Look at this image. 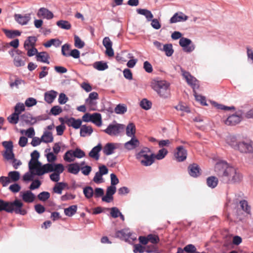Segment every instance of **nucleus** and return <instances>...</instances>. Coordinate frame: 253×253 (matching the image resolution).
I'll list each match as a JSON object with an SVG mask.
<instances>
[{
	"instance_id": "obj_1",
	"label": "nucleus",
	"mask_w": 253,
	"mask_h": 253,
	"mask_svg": "<svg viewBox=\"0 0 253 253\" xmlns=\"http://www.w3.org/2000/svg\"><path fill=\"white\" fill-rule=\"evenodd\" d=\"M215 169L220 180L223 183L234 184L240 182L242 179V176L237 170L228 166L226 163L217 164Z\"/></svg>"
},
{
	"instance_id": "obj_2",
	"label": "nucleus",
	"mask_w": 253,
	"mask_h": 253,
	"mask_svg": "<svg viewBox=\"0 0 253 253\" xmlns=\"http://www.w3.org/2000/svg\"><path fill=\"white\" fill-rule=\"evenodd\" d=\"M23 204L19 200L8 202L0 199V211H4L9 213L14 212L16 214L25 215L27 211L23 209Z\"/></svg>"
},
{
	"instance_id": "obj_3",
	"label": "nucleus",
	"mask_w": 253,
	"mask_h": 253,
	"mask_svg": "<svg viewBox=\"0 0 253 253\" xmlns=\"http://www.w3.org/2000/svg\"><path fill=\"white\" fill-rule=\"evenodd\" d=\"M151 86L160 97L166 98L169 96V84L166 81L153 80L151 82Z\"/></svg>"
},
{
	"instance_id": "obj_4",
	"label": "nucleus",
	"mask_w": 253,
	"mask_h": 253,
	"mask_svg": "<svg viewBox=\"0 0 253 253\" xmlns=\"http://www.w3.org/2000/svg\"><path fill=\"white\" fill-rule=\"evenodd\" d=\"M181 72L182 76L185 79L187 83L192 87L195 93V96L196 99L197 100L200 101L202 104L207 105L206 103V99L204 97L196 94L195 89L199 87L198 81L197 79L195 77H193L188 72L183 70H181Z\"/></svg>"
},
{
	"instance_id": "obj_5",
	"label": "nucleus",
	"mask_w": 253,
	"mask_h": 253,
	"mask_svg": "<svg viewBox=\"0 0 253 253\" xmlns=\"http://www.w3.org/2000/svg\"><path fill=\"white\" fill-rule=\"evenodd\" d=\"M181 72L182 76L185 79L187 83L192 87L195 93V96L196 99L197 100L200 101L202 104L207 105L206 103V99L204 97L196 94L195 89L199 87L198 81L197 79L195 77H193L188 72L183 70H181Z\"/></svg>"
},
{
	"instance_id": "obj_6",
	"label": "nucleus",
	"mask_w": 253,
	"mask_h": 253,
	"mask_svg": "<svg viewBox=\"0 0 253 253\" xmlns=\"http://www.w3.org/2000/svg\"><path fill=\"white\" fill-rule=\"evenodd\" d=\"M31 159L29 163V169L36 170V174L39 175L42 169L41 163L38 161L40 154L37 150H35L31 153Z\"/></svg>"
},
{
	"instance_id": "obj_7",
	"label": "nucleus",
	"mask_w": 253,
	"mask_h": 253,
	"mask_svg": "<svg viewBox=\"0 0 253 253\" xmlns=\"http://www.w3.org/2000/svg\"><path fill=\"white\" fill-rule=\"evenodd\" d=\"M9 54L13 58V64L16 67L24 66L25 65V54L19 49H12L9 51Z\"/></svg>"
},
{
	"instance_id": "obj_8",
	"label": "nucleus",
	"mask_w": 253,
	"mask_h": 253,
	"mask_svg": "<svg viewBox=\"0 0 253 253\" xmlns=\"http://www.w3.org/2000/svg\"><path fill=\"white\" fill-rule=\"evenodd\" d=\"M64 170V167L61 164L48 163L42 165V170L39 174V176L52 171L60 174Z\"/></svg>"
},
{
	"instance_id": "obj_9",
	"label": "nucleus",
	"mask_w": 253,
	"mask_h": 253,
	"mask_svg": "<svg viewBox=\"0 0 253 253\" xmlns=\"http://www.w3.org/2000/svg\"><path fill=\"white\" fill-rule=\"evenodd\" d=\"M125 126L119 124H110L104 131L111 136H116L124 131Z\"/></svg>"
},
{
	"instance_id": "obj_10",
	"label": "nucleus",
	"mask_w": 253,
	"mask_h": 253,
	"mask_svg": "<svg viewBox=\"0 0 253 253\" xmlns=\"http://www.w3.org/2000/svg\"><path fill=\"white\" fill-rule=\"evenodd\" d=\"M179 43L186 52H191L195 48V45L192 43L191 40L186 38L182 37L179 40Z\"/></svg>"
},
{
	"instance_id": "obj_11",
	"label": "nucleus",
	"mask_w": 253,
	"mask_h": 253,
	"mask_svg": "<svg viewBox=\"0 0 253 253\" xmlns=\"http://www.w3.org/2000/svg\"><path fill=\"white\" fill-rule=\"evenodd\" d=\"M241 153H253V142L251 140L242 141L238 143V149Z\"/></svg>"
},
{
	"instance_id": "obj_12",
	"label": "nucleus",
	"mask_w": 253,
	"mask_h": 253,
	"mask_svg": "<svg viewBox=\"0 0 253 253\" xmlns=\"http://www.w3.org/2000/svg\"><path fill=\"white\" fill-rule=\"evenodd\" d=\"M187 155V152L184 148L180 146L176 148V152L174 153L175 159L178 162H183L186 160Z\"/></svg>"
},
{
	"instance_id": "obj_13",
	"label": "nucleus",
	"mask_w": 253,
	"mask_h": 253,
	"mask_svg": "<svg viewBox=\"0 0 253 253\" xmlns=\"http://www.w3.org/2000/svg\"><path fill=\"white\" fill-rule=\"evenodd\" d=\"M116 192V188L114 186H110L107 189L106 195L102 197V200L103 202L110 203L113 200V195Z\"/></svg>"
},
{
	"instance_id": "obj_14",
	"label": "nucleus",
	"mask_w": 253,
	"mask_h": 253,
	"mask_svg": "<svg viewBox=\"0 0 253 253\" xmlns=\"http://www.w3.org/2000/svg\"><path fill=\"white\" fill-rule=\"evenodd\" d=\"M37 16L39 18H45L48 20L53 18L54 15L51 11L44 7L40 8L38 12Z\"/></svg>"
},
{
	"instance_id": "obj_15",
	"label": "nucleus",
	"mask_w": 253,
	"mask_h": 253,
	"mask_svg": "<svg viewBox=\"0 0 253 253\" xmlns=\"http://www.w3.org/2000/svg\"><path fill=\"white\" fill-rule=\"evenodd\" d=\"M103 44L106 48V54L110 57L114 56V53L112 47V42L111 41L109 37H105L103 40Z\"/></svg>"
},
{
	"instance_id": "obj_16",
	"label": "nucleus",
	"mask_w": 253,
	"mask_h": 253,
	"mask_svg": "<svg viewBox=\"0 0 253 253\" xmlns=\"http://www.w3.org/2000/svg\"><path fill=\"white\" fill-rule=\"evenodd\" d=\"M188 16L182 12H177L175 13L170 19V23H175L181 21H185L188 19Z\"/></svg>"
},
{
	"instance_id": "obj_17",
	"label": "nucleus",
	"mask_w": 253,
	"mask_h": 253,
	"mask_svg": "<svg viewBox=\"0 0 253 253\" xmlns=\"http://www.w3.org/2000/svg\"><path fill=\"white\" fill-rule=\"evenodd\" d=\"M241 116L237 115H232L229 116L225 121V124L227 125L234 126L241 121Z\"/></svg>"
},
{
	"instance_id": "obj_18",
	"label": "nucleus",
	"mask_w": 253,
	"mask_h": 253,
	"mask_svg": "<svg viewBox=\"0 0 253 253\" xmlns=\"http://www.w3.org/2000/svg\"><path fill=\"white\" fill-rule=\"evenodd\" d=\"M189 174L192 177H197L201 174L200 169L196 164L190 165L188 168Z\"/></svg>"
},
{
	"instance_id": "obj_19",
	"label": "nucleus",
	"mask_w": 253,
	"mask_h": 253,
	"mask_svg": "<svg viewBox=\"0 0 253 253\" xmlns=\"http://www.w3.org/2000/svg\"><path fill=\"white\" fill-rule=\"evenodd\" d=\"M14 17L16 21L21 25L27 24L31 19L30 14H26L24 15L15 14Z\"/></svg>"
},
{
	"instance_id": "obj_20",
	"label": "nucleus",
	"mask_w": 253,
	"mask_h": 253,
	"mask_svg": "<svg viewBox=\"0 0 253 253\" xmlns=\"http://www.w3.org/2000/svg\"><path fill=\"white\" fill-rule=\"evenodd\" d=\"M131 139L125 144V147L128 150H132L139 145V140L135 137H131Z\"/></svg>"
},
{
	"instance_id": "obj_21",
	"label": "nucleus",
	"mask_w": 253,
	"mask_h": 253,
	"mask_svg": "<svg viewBox=\"0 0 253 253\" xmlns=\"http://www.w3.org/2000/svg\"><path fill=\"white\" fill-rule=\"evenodd\" d=\"M102 149V145L99 143L95 147H93L89 153V156L90 158L98 160L99 159V152Z\"/></svg>"
},
{
	"instance_id": "obj_22",
	"label": "nucleus",
	"mask_w": 253,
	"mask_h": 253,
	"mask_svg": "<svg viewBox=\"0 0 253 253\" xmlns=\"http://www.w3.org/2000/svg\"><path fill=\"white\" fill-rule=\"evenodd\" d=\"M66 123L68 126L78 129L81 127L82 121L79 119L76 120L74 118H71L66 121Z\"/></svg>"
},
{
	"instance_id": "obj_23",
	"label": "nucleus",
	"mask_w": 253,
	"mask_h": 253,
	"mask_svg": "<svg viewBox=\"0 0 253 253\" xmlns=\"http://www.w3.org/2000/svg\"><path fill=\"white\" fill-rule=\"evenodd\" d=\"M37 60L38 61L49 64V62L48 59L49 56L46 52H41L36 55Z\"/></svg>"
},
{
	"instance_id": "obj_24",
	"label": "nucleus",
	"mask_w": 253,
	"mask_h": 253,
	"mask_svg": "<svg viewBox=\"0 0 253 253\" xmlns=\"http://www.w3.org/2000/svg\"><path fill=\"white\" fill-rule=\"evenodd\" d=\"M57 92L54 90H51L44 93V100L48 103H52L56 98Z\"/></svg>"
},
{
	"instance_id": "obj_25",
	"label": "nucleus",
	"mask_w": 253,
	"mask_h": 253,
	"mask_svg": "<svg viewBox=\"0 0 253 253\" xmlns=\"http://www.w3.org/2000/svg\"><path fill=\"white\" fill-rule=\"evenodd\" d=\"M23 200L26 203H32L34 201L35 196L31 191H27L22 195Z\"/></svg>"
},
{
	"instance_id": "obj_26",
	"label": "nucleus",
	"mask_w": 253,
	"mask_h": 253,
	"mask_svg": "<svg viewBox=\"0 0 253 253\" xmlns=\"http://www.w3.org/2000/svg\"><path fill=\"white\" fill-rule=\"evenodd\" d=\"M21 119L27 124H30L31 125H33L37 122L36 119L33 118L32 116L28 113H25L21 115Z\"/></svg>"
},
{
	"instance_id": "obj_27",
	"label": "nucleus",
	"mask_w": 253,
	"mask_h": 253,
	"mask_svg": "<svg viewBox=\"0 0 253 253\" xmlns=\"http://www.w3.org/2000/svg\"><path fill=\"white\" fill-rule=\"evenodd\" d=\"M93 129L91 126L83 125L81 126L80 129V135L81 136L85 137L87 135H90Z\"/></svg>"
},
{
	"instance_id": "obj_28",
	"label": "nucleus",
	"mask_w": 253,
	"mask_h": 253,
	"mask_svg": "<svg viewBox=\"0 0 253 253\" xmlns=\"http://www.w3.org/2000/svg\"><path fill=\"white\" fill-rule=\"evenodd\" d=\"M136 132V128L134 124L130 123L126 127V134L129 137L135 136Z\"/></svg>"
},
{
	"instance_id": "obj_29",
	"label": "nucleus",
	"mask_w": 253,
	"mask_h": 253,
	"mask_svg": "<svg viewBox=\"0 0 253 253\" xmlns=\"http://www.w3.org/2000/svg\"><path fill=\"white\" fill-rule=\"evenodd\" d=\"M136 11L138 14L145 16L149 21L153 18V15L151 12L147 9L139 8L136 10Z\"/></svg>"
},
{
	"instance_id": "obj_30",
	"label": "nucleus",
	"mask_w": 253,
	"mask_h": 253,
	"mask_svg": "<svg viewBox=\"0 0 253 253\" xmlns=\"http://www.w3.org/2000/svg\"><path fill=\"white\" fill-rule=\"evenodd\" d=\"M218 182V179L215 176H210L207 179V184L209 187L211 188H214L216 187Z\"/></svg>"
},
{
	"instance_id": "obj_31",
	"label": "nucleus",
	"mask_w": 253,
	"mask_h": 253,
	"mask_svg": "<svg viewBox=\"0 0 253 253\" xmlns=\"http://www.w3.org/2000/svg\"><path fill=\"white\" fill-rule=\"evenodd\" d=\"M80 170L79 164L73 163L68 166V171L74 174H77Z\"/></svg>"
},
{
	"instance_id": "obj_32",
	"label": "nucleus",
	"mask_w": 253,
	"mask_h": 253,
	"mask_svg": "<svg viewBox=\"0 0 253 253\" xmlns=\"http://www.w3.org/2000/svg\"><path fill=\"white\" fill-rule=\"evenodd\" d=\"M116 147L114 143H108L104 146L103 152L106 155H110L114 153Z\"/></svg>"
},
{
	"instance_id": "obj_33",
	"label": "nucleus",
	"mask_w": 253,
	"mask_h": 253,
	"mask_svg": "<svg viewBox=\"0 0 253 253\" xmlns=\"http://www.w3.org/2000/svg\"><path fill=\"white\" fill-rule=\"evenodd\" d=\"M154 154H151L149 156L144 159L141 160L140 163L144 166H149L151 165L154 162Z\"/></svg>"
},
{
	"instance_id": "obj_34",
	"label": "nucleus",
	"mask_w": 253,
	"mask_h": 253,
	"mask_svg": "<svg viewBox=\"0 0 253 253\" xmlns=\"http://www.w3.org/2000/svg\"><path fill=\"white\" fill-rule=\"evenodd\" d=\"M41 138L42 142L46 143L52 142L53 140L52 133L49 131H45Z\"/></svg>"
},
{
	"instance_id": "obj_35",
	"label": "nucleus",
	"mask_w": 253,
	"mask_h": 253,
	"mask_svg": "<svg viewBox=\"0 0 253 253\" xmlns=\"http://www.w3.org/2000/svg\"><path fill=\"white\" fill-rule=\"evenodd\" d=\"M77 210V205H72L64 209V213L68 216H72L75 214Z\"/></svg>"
},
{
	"instance_id": "obj_36",
	"label": "nucleus",
	"mask_w": 253,
	"mask_h": 253,
	"mask_svg": "<svg viewBox=\"0 0 253 253\" xmlns=\"http://www.w3.org/2000/svg\"><path fill=\"white\" fill-rule=\"evenodd\" d=\"M91 122L95 124L97 126L101 125V116L99 113H94L91 115Z\"/></svg>"
},
{
	"instance_id": "obj_37",
	"label": "nucleus",
	"mask_w": 253,
	"mask_h": 253,
	"mask_svg": "<svg viewBox=\"0 0 253 253\" xmlns=\"http://www.w3.org/2000/svg\"><path fill=\"white\" fill-rule=\"evenodd\" d=\"M56 25L61 29L69 30L71 28V24L66 20H59L56 22Z\"/></svg>"
},
{
	"instance_id": "obj_38",
	"label": "nucleus",
	"mask_w": 253,
	"mask_h": 253,
	"mask_svg": "<svg viewBox=\"0 0 253 253\" xmlns=\"http://www.w3.org/2000/svg\"><path fill=\"white\" fill-rule=\"evenodd\" d=\"M8 177L11 180V182H16L20 178V173L17 171H11L8 172Z\"/></svg>"
},
{
	"instance_id": "obj_39",
	"label": "nucleus",
	"mask_w": 253,
	"mask_h": 253,
	"mask_svg": "<svg viewBox=\"0 0 253 253\" xmlns=\"http://www.w3.org/2000/svg\"><path fill=\"white\" fill-rule=\"evenodd\" d=\"M93 67L99 71H103L108 68L106 63L102 61H97L93 64Z\"/></svg>"
},
{
	"instance_id": "obj_40",
	"label": "nucleus",
	"mask_w": 253,
	"mask_h": 253,
	"mask_svg": "<svg viewBox=\"0 0 253 253\" xmlns=\"http://www.w3.org/2000/svg\"><path fill=\"white\" fill-rule=\"evenodd\" d=\"M36 42V38L35 37H29L28 39L24 42V48L34 47Z\"/></svg>"
},
{
	"instance_id": "obj_41",
	"label": "nucleus",
	"mask_w": 253,
	"mask_h": 253,
	"mask_svg": "<svg viewBox=\"0 0 253 253\" xmlns=\"http://www.w3.org/2000/svg\"><path fill=\"white\" fill-rule=\"evenodd\" d=\"M115 112L118 114H123L127 111V107L125 104H119L115 108Z\"/></svg>"
},
{
	"instance_id": "obj_42",
	"label": "nucleus",
	"mask_w": 253,
	"mask_h": 253,
	"mask_svg": "<svg viewBox=\"0 0 253 253\" xmlns=\"http://www.w3.org/2000/svg\"><path fill=\"white\" fill-rule=\"evenodd\" d=\"M73 150L67 151L63 156L64 160L67 162H73L75 160L74 158V155Z\"/></svg>"
},
{
	"instance_id": "obj_43",
	"label": "nucleus",
	"mask_w": 253,
	"mask_h": 253,
	"mask_svg": "<svg viewBox=\"0 0 253 253\" xmlns=\"http://www.w3.org/2000/svg\"><path fill=\"white\" fill-rule=\"evenodd\" d=\"M4 33L9 38H14L17 36H20L21 33L18 30H4Z\"/></svg>"
},
{
	"instance_id": "obj_44",
	"label": "nucleus",
	"mask_w": 253,
	"mask_h": 253,
	"mask_svg": "<svg viewBox=\"0 0 253 253\" xmlns=\"http://www.w3.org/2000/svg\"><path fill=\"white\" fill-rule=\"evenodd\" d=\"M61 44V42L58 39H52L44 43L43 45L46 47H49L52 45L56 47L59 46Z\"/></svg>"
},
{
	"instance_id": "obj_45",
	"label": "nucleus",
	"mask_w": 253,
	"mask_h": 253,
	"mask_svg": "<svg viewBox=\"0 0 253 253\" xmlns=\"http://www.w3.org/2000/svg\"><path fill=\"white\" fill-rule=\"evenodd\" d=\"M162 50L165 52L166 55L168 56H171L173 53L171 44H166L164 45Z\"/></svg>"
},
{
	"instance_id": "obj_46",
	"label": "nucleus",
	"mask_w": 253,
	"mask_h": 253,
	"mask_svg": "<svg viewBox=\"0 0 253 253\" xmlns=\"http://www.w3.org/2000/svg\"><path fill=\"white\" fill-rule=\"evenodd\" d=\"M19 119V115L14 112L10 115L8 118L7 120L12 124H16L18 123Z\"/></svg>"
},
{
	"instance_id": "obj_47",
	"label": "nucleus",
	"mask_w": 253,
	"mask_h": 253,
	"mask_svg": "<svg viewBox=\"0 0 253 253\" xmlns=\"http://www.w3.org/2000/svg\"><path fill=\"white\" fill-rule=\"evenodd\" d=\"M168 152L165 148L160 149L156 155L154 154V159L162 160L165 158Z\"/></svg>"
},
{
	"instance_id": "obj_48",
	"label": "nucleus",
	"mask_w": 253,
	"mask_h": 253,
	"mask_svg": "<svg viewBox=\"0 0 253 253\" xmlns=\"http://www.w3.org/2000/svg\"><path fill=\"white\" fill-rule=\"evenodd\" d=\"M227 143L233 148L235 149H238V143L237 142V140L234 136H229L227 139Z\"/></svg>"
},
{
	"instance_id": "obj_49",
	"label": "nucleus",
	"mask_w": 253,
	"mask_h": 253,
	"mask_svg": "<svg viewBox=\"0 0 253 253\" xmlns=\"http://www.w3.org/2000/svg\"><path fill=\"white\" fill-rule=\"evenodd\" d=\"M84 194L87 199H90L93 195V188L90 186H87L84 189Z\"/></svg>"
},
{
	"instance_id": "obj_50",
	"label": "nucleus",
	"mask_w": 253,
	"mask_h": 253,
	"mask_svg": "<svg viewBox=\"0 0 253 253\" xmlns=\"http://www.w3.org/2000/svg\"><path fill=\"white\" fill-rule=\"evenodd\" d=\"M240 206L242 209L247 213L250 214L251 212V207L246 200H242L240 202Z\"/></svg>"
},
{
	"instance_id": "obj_51",
	"label": "nucleus",
	"mask_w": 253,
	"mask_h": 253,
	"mask_svg": "<svg viewBox=\"0 0 253 253\" xmlns=\"http://www.w3.org/2000/svg\"><path fill=\"white\" fill-rule=\"evenodd\" d=\"M34 171H36V170H30V172H27L25 173L23 176V181H29L33 180L34 175H37L36 174V172H34Z\"/></svg>"
},
{
	"instance_id": "obj_52",
	"label": "nucleus",
	"mask_w": 253,
	"mask_h": 253,
	"mask_svg": "<svg viewBox=\"0 0 253 253\" xmlns=\"http://www.w3.org/2000/svg\"><path fill=\"white\" fill-rule=\"evenodd\" d=\"M65 184L62 182H58L55 184L53 188L54 192L61 194L63 189L64 188Z\"/></svg>"
},
{
	"instance_id": "obj_53",
	"label": "nucleus",
	"mask_w": 253,
	"mask_h": 253,
	"mask_svg": "<svg viewBox=\"0 0 253 253\" xmlns=\"http://www.w3.org/2000/svg\"><path fill=\"white\" fill-rule=\"evenodd\" d=\"M182 250L187 253H198L196 247L192 244L186 245Z\"/></svg>"
},
{
	"instance_id": "obj_54",
	"label": "nucleus",
	"mask_w": 253,
	"mask_h": 253,
	"mask_svg": "<svg viewBox=\"0 0 253 253\" xmlns=\"http://www.w3.org/2000/svg\"><path fill=\"white\" fill-rule=\"evenodd\" d=\"M140 106L145 110H149L151 108L152 103L146 99H143L140 103Z\"/></svg>"
},
{
	"instance_id": "obj_55",
	"label": "nucleus",
	"mask_w": 253,
	"mask_h": 253,
	"mask_svg": "<svg viewBox=\"0 0 253 253\" xmlns=\"http://www.w3.org/2000/svg\"><path fill=\"white\" fill-rule=\"evenodd\" d=\"M74 40H75V43L74 45L75 47L78 48H82L84 45V42L81 40V39L77 35L74 36Z\"/></svg>"
},
{
	"instance_id": "obj_56",
	"label": "nucleus",
	"mask_w": 253,
	"mask_h": 253,
	"mask_svg": "<svg viewBox=\"0 0 253 253\" xmlns=\"http://www.w3.org/2000/svg\"><path fill=\"white\" fill-rule=\"evenodd\" d=\"M25 107L23 103H18L14 107V112L18 115H20L22 112L25 111Z\"/></svg>"
},
{
	"instance_id": "obj_57",
	"label": "nucleus",
	"mask_w": 253,
	"mask_h": 253,
	"mask_svg": "<svg viewBox=\"0 0 253 253\" xmlns=\"http://www.w3.org/2000/svg\"><path fill=\"white\" fill-rule=\"evenodd\" d=\"M50 197V193L48 192H42L38 195V199L42 201H45Z\"/></svg>"
},
{
	"instance_id": "obj_58",
	"label": "nucleus",
	"mask_w": 253,
	"mask_h": 253,
	"mask_svg": "<svg viewBox=\"0 0 253 253\" xmlns=\"http://www.w3.org/2000/svg\"><path fill=\"white\" fill-rule=\"evenodd\" d=\"M2 146L5 149V151H12L13 150V143L11 141H3L2 143Z\"/></svg>"
},
{
	"instance_id": "obj_59",
	"label": "nucleus",
	"mask_w": 253,
	"mask_h": 253,
	"mask_svg": "<svg viewBox=\"0 0 253 253\" xmlns=\"http://www.w3.org/2000/svg\"><path fill=\"white\" fill-rule=\"evenodd\" d=\"M148 236L149 242L153 244L158 243L160 241L159 237L157 235L149 234Z\"/></svg>"
},
{
	"instance_id": "obj_60",
	"label": "nucleus",
	"mask_w": 253,
	"mask_h": 253,
	"mask_svg": "<svg viewBox=\"0 0 253 253\" xmlns=\"http://www.w3.org/2000/svg\"><path fill=\"white\" fill-rule=\"evenodd\" d=\"M146 248L143 247L140 244H136L134 245L133 252L134 253H143L145 252Z\"/></svg>"
},
{
	"instance_id": "obj_61",
	"label": "nucleus",
	"mask_w": 253,
	"mask_h": 253,
	"mask_svg": "<svg viewBox=\"0 0 253 253\" xmlns=\"http://www.w3.org/2000/svg\"><path fill=\"white\" fill-rule=\"evenodd\" d=\"M37 102L36 99L30 97L27 99L25 102V104L27 107H30L35 105Z\"/></svg>"
},
{
	"instance_id": "obj_62",
	"label": "nucleus",
	"mask_w": 253,
	"mask_h": 253,
	"mask_svg": "<svg viewBox=\"0 0 253 253\" xmlns=\"http://www.w3.org/2000/svg\"><path fill=\"white\" fill-rule=\"evenodd\" d=\"M62 112V109L59 106H54L51 108L50 113L55 116L58 115Z\"/></svg>"
},
{
	"instance_id": "obj_63",
	"label": "nucleus",
	"mask_w": 253,
	"mask_h": 253,
	"mask_svg": "<svg viewBox=\"0 0 253 253\" xmlns=\"http://www.w3.org/2000/svg\"><path fill=\"white\" fill-rule=\"evenodd\" d=\"M73 152L74 157L81 158L85 156V153L79 148H76Z\"/></svg>"
},
{
	"instance_id": "obj_64",
	"label": "nucleus",
	"mask_w": 253,
	"mask_h": 253,
	"mask_svg": "<svg viewBox=\"0 0 253 253\" xmlns=\"http://www.w3.org/2000/svg\"><path fill=\"white\" fill-rule=\"evenodd\" d=\"M25 48L27 50V55L29 57L37 55L38 53V50L34 46Z\"/></svg>"
}]
</instances>
